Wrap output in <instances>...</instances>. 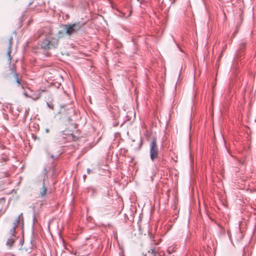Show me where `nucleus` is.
I'll list each match as a JSON object with an SVG mask.
<instances>
[{"label": "nucleus", "instance_id": "obj_3", "mask_svg": "<svg viewBox=\"0 0 256 256\" xmlns=\"http://www.w3.org/2000/svg\"><path fill=\"white\" fill-rule=\"evenodd\" d=\"M158 149L156 144V138L152 139L150 144V157L151 160L154 161L158 156Z\"/></svg>", "mask_w": 256, "mask_h": 256}, {"label": "nucleus", "instance_id": "obj_13", "mask_svg": "<svg viewBox=\"0 0 256 256\" xmlns=\"http://www.w3.org/2000/svg\"><path fill=\"white\" fill-rule=\"evenodd\" d=\"M29 110H30V108H28V109H26V112H25V114H26H26H28V112H29Z\"/></svg>", "mask_w": 256, "mask_h": 256}, {"label": "nucleus", "instance_id": "obj_6", "mask_svg": "<svg viewBox=\"0 0 256 256\" xmlns=\"http://www.w3.org/2000/svg\"><path fill=\"white\" fill-rule=\"evenodd\" d=\"M48 194V192L47 188L44 186V180L42 182V186L40 190V196L41 198H45Z\"/></svg>", "mask_w": 256, "mask_h": 256}, {"label": "nucleus", "instance_id": "obj_10", "mask_svg": "<svg viewBox=\"0 0 256 256\" xmlns=\"http://www.w3.org/2000/svg\"><path fill=\"white\" fill-rule=\"evenodd\" d=\"M14 239L10 238L7 240L6 244L10 246L14 242Z\"/></svg>", "mask_w": 256, "mask_h": 256}, {"label": "nucleus", "instance_id": "obj_16", "mask_svg": "<svg viewBox=\"0 0 256 256\" xmlns=\"http://www.w3.org/2000/svg\"><path fill=\"white\" fill-rule=\"evenodd\" d=\"M224 50H225V47L223 48V50H222V52H221L220 56H222V52Z\"/></svg>", "mask_w": 256, "mask_h": 256}, {"label": "nucleus", "instance_id": "obj_1", "mask_svg": "<svg viewBox=\"0 0 256 256\" xmlns=\"http://www.w3.org/2000/svg\"><path fill=\"white\" fill-rule=\"evenodd\" d=\"M59 40L54 34L50 32L45 36L40 44V48L44 50H50L58 48Z\"/></svg>", "mask_w": 256, "mask_h": 256}, {"label": "nucleus", "instance_id": "obj_5", "mask_svg": "<svg viewBox=\"0 0 256 256\" xmlns=\"http://www.w3.org/2000/svg\"><path fill=\"white\" fill-rule=\"evenodd\" d=\"M12 41H13V38L12 36H10L8 40V50L7 52V55L8 57V61L10 63L11 62V60H12V56L10 55V54L12 52Z\"/></svg>", "mask_w": 256, "mask_h": 256}, {"label": "nucleus", "instance_id": "obj_14", "mask_svg": "<svg viewBox=\"0 0 256 256\" xmlns=\"http://www.w3.org/2000/svg\"><path fill=\"white\" fill-rule=\"evenodd\" d=\"M91 172H92V170L90 168L87 169V172L88 174H90Z\"/></svg>", "mask_w": 256, "mask_h": 256}, {"label": "nucleus", "instance_id": "obj_8", "mask_svg": "<svg viewBox=\"0 0 256 256\" xmlns=\"http://www.w3.org/2000/svg\"><path fill=\"white\" fill-rule=\"evenodd\" d=\"M56 38H58V40H59L60 38H63L64 37L65 35L66 34V30H64V28L63 30H59L56 34H54Z\"/></svg>", "mask_w": 256, "mask_h": 256}, {"label": "nucleus", "instance_id": "obj_12", "mask_svg": "<svg viewBox=\"0 0 256 256\" xmlns=\"http://www.w3.org/2000/svg\"><path fill=\"white\" fill-rule=\"evenodd\" d=\"M47 106L50 109H52V110L54 109V104H52L51 103L47 102Z\"/></svg>", "mask_w": 256, "mask_h": 256}, {"label": "nucleus", "instance_id": "obj_15", "mask_svg": "<svg viewBox=\"0 0 256 256\" xmlns=\"http://www.w3.org/2000/svg\"><path fill=\"white\" fill-rule=\"evenodd\" d=\"M50 157H51V158H52V159H55V158H55L54 156V155H53V154H52V155L50 156Z\"/></svg>", "mask_w": 256, "mask_h": 256}, {"label": "nucleus", "instance_id": "obj_11", "mask_svg": "<svg viewBox=\"0 0 256 256\" xmlns=\"http://www.w3.org/2000/svg\"><path fill=\"white\" fill-rule=\"evenodd\" d=\"M16 228H14V227H12V228L10 230V234L12 236H14V233L15 232V230H16Z\"/></svg>", "mask_w": 256, "mask_h": 256}, {"label": "nucleus", "instance_id": "obj_9", "mask_svg": "<svg viewBox=\"0 0 256 256\" xmlns=\"http://www.w3.org/2000/svg\"><path fill=\"white\" fill-rule=\"evenodd\" d=\"M20 216H19L15 220L14 223V228H16L18 227V224H19V222H20Z\"/></svg>", "mask_w": 256, "mask_h": 256}, {"label": "nucleus", "instance_id": "obj_4", "mask_svg": "<svg viewBox=\"0 0 256 256\" xmlns=\"http://www.w3.org/2000/svg\"><path fill=\"white\" fill-rule=\"evenodd\" d=\"M11 73L14 75L16 83L18 86H20L22 88H24V86L21 82V80L18 78V74L16 72V69L14 66H12L10 68Z\"/></svg>", "mask_w": 256, "mask_h": 256}, {"label": "nucleus", "instance_id": "obj_18", "mask_svg": "<svg viewBox=\"0 0 256 256\" xmlns=\"http://www.w3.org/2000/svg\"><path fill=\"white\" fill-rule=\"evenodd\" d=\"M83 177H84V179H85L86 178V175H84Z\"/></svg>", "mask_w": 256, "mask_h": 256}, {"label": "nucleus", "instance_id": "obj_2", "mask_svg": "<svg viewBox=\"0 0 256 256\" xmlns=\"http://www.w3.org/2000/svg\"><path fill=\"white\" fill-rule=\"evenodd\" d=\"M84 24L76 22L70 24H63L62 28L66 30V34L70 38L73 34L78 32L84 26Z\"/></svg>", "mask_w": 256, "mask_h": 256}, {"label": "nucleus", "instance_id": "obj_17", "mask_svg": "<svg viewBox=\"0 0 256 256\" xmlns=\"http://www.w3.org/2000/svg\"><path fill=\"white\" fill-rule=\"evenodd\" d=\"M46 132H49V130L47 128V129H46Z\"/></svg>", "mask_w": 256, "mask_h": 256}, {"label": "nucleus", "instance_id": "obj_7", "mask_svg": "<svg viewBox=\"0 0 256 256\" xmlns=\"http://www.w3.org/2000/svg\"><path fill=\"white\" fill-rule=\"evenodd\" d=\"M162 256L158 254H156V252L155 248H152L150 250H148V254H146L143 256Z\"/></svg>", "mask_w": 256, "mask_h": 256}]
</instances>
